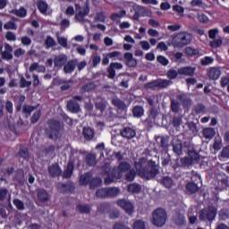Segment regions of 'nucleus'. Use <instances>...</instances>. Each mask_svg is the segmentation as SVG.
Here are the masks:
<instances>
[{
	"label": "nucleus",
	"mask_w": 229,
	"mask_h": 229,
	"mask_svg": "<svg viewBox=\"0 0 229 229\" xmlns=\"http://www.w3.org/2000/svg\"><path fill=\"white\" fill-rule=\"evenodd\" d=\"M209 45L214 49H217V47H221V46H223V39L221 38L213 39L212 41L209 42Z\"/></svg>",
	"instance_id": "nucleus-40"
},
{
	"label": "nucleus",
	"mask_w": 229,
	"mask_h": 229,
	"mask_svg": "<svg viewBox=\"0 0 229 229\" xmlns=\"http://www.w3.org/2000/svg\"><path fill=\"white\" fill-rule=\"evenodd\" d=\"M108 78L114 80L115 78V63H111L109 68L107 69Z\"/></svg>",
	"instance_id": "nucleus-39"
},
{
	"label": "nucleus",
	"mask_w": 229,
	"mask_h": 229,
	"mask_svg": "<svg viewBox=\"0 0 229 229\" xmlns=\"http://www.w3.org/2000/svg\"><path fill=\"white\" fill-rule=\"evenodd\" d=\"M208 76L209 80H219L221 77V68L211 67L208 70Z\"/></svg>",
	"instance_id": "nucleus-14"
},
{
	"label": "nucleus",
	"mask_w": 229,
	"mask_h": 229,
	"mask_svg": "<svg viewBox=\"0 0 229 229\" xmlns=\"http://www.w3.org/2000/svg\"><path fill=\"white\" fill-rule=\"evenodd\" d=\"M186 189L191 194H194V192H198V190H199L198 184H196L194 182H188L186 184Z\"/></svg>",
	"instance_id": "nucleus-37"
},
{
	"label": "nucleus",
	"mask_w": 229,
	"mask_h": 229,
	"mask_svg": "<svg viewBox=\"0 0 229 229\" xmlns=\"http://www.w3.org/2000/svg\"><path fill=\"white\" fill-rule=\"evenodd\" d=\"M67 64V55H60L55 57L54 65L55 67L62 68Z\"/></svg>",
	"instance_id": "nucleus-18"
},
{
	"label": "nucleus",
	"mask_w": 229,
	"mask_h": 229,
	"mask_svg": "<svg viewBox=\"0 0 229 229\" xmlns=\"http://www.w3.org/2000/svg\"><path fill=\"white\" fill-rule=\"evenodd\" d=\"M57 42L62 47L67 48V38L58 36Z\"/></svg>",
	"instance_id": "nucleus-57"
},
{
	"label": "nucleus",
	"mask_w": 229,
	"mask_h": 229,
	"mask_svg": "<svg viewBox=\"0 0 229 229\" xmlns=\"http://www.w3.org/2000/svg\"><path fill=\"white\" fill-rule=\"evenodd\" d=\"M124 58L127 62H132V65H137V60L133 58V54L131 53H125Z\"/></svg>",
	"instance_id": "nucleus-52"
},
{
	"label": "nucleus",
	"mask_w": 229,
	"mask_h": 229,
	"mask_svg": "<svg viewBox=\"0 0 229 229\" xmlns=\"http://www.w3.org/2000/svg\"><path fill=\"white\" fill-rule=\"evenodd\" d=\"M192 42V35L189 31L179 32L176 37L174 38V44L176 47H185Z\"/></svg>",
	"instance_id": "nucleus-4"
},
{
	"label": "nucleus",
	"mask_w": 229,
	"mask_h": 229,
	"mask_svg": "<svg viewBox=\"0 0 229 229\" xmlns=\"http://www.w3.org/2000/svg\"><path fill=\"white\" fill-rule=\"evenodd\" d=\"M210 64H214V59L210 56H206L201 59L202 65H210Z\"/></svg>",
	"instance_id": "nucleus-60"
},
{
	"label": "nucleus",
	"mask_w": 229,
	"mask_h": 229,
	"mask_svg": "<svg viewBox=\"0 0 229 229\" xmlns=\"http://www.w3.org/2000/svg\"><path fill=\"white\" fill-rule=\"evenodd\" d=\"M40 115H41L40 110L35 112L31 117V123H33V124H35V123H38V120L40 119Z\"/></svg>",
	"instance_id": "nucleus-62"
},
{
	"label": "nucleus",
	"mask_w": 229,
	"mask_h": 229,
	"mask_svg": "<svg viewBox=\"0 0 229 229\" xmlns=\"http://www.w3.org/2000/svg\"><path fill=\"white\" fill-rule=\"evenodd\" d=\"M90 9L89 8V4H86L81 11H79L75 14V21L81 22V24H85V17L89 15Z\"/></svg>",
	"instance_id": "nucleus-9"
},
{
	"label": "nucleus",
	"mask_w": 229,
	"mask_h": 229,
	"mask_svg": "<svg viewBox=\"0 0 229 229\" xmlns=\"http://www.w3.org/2000/svg\"><path fill=\"white\" fill-rule=\"evenodd\" d=\"M85 162L89 167L96 165V164H98L96 154H88L85 157Z\"/></svg>",
	"instance_id": "nucleus-25"
},
{
	"label": "nucleus",
	"mask_w": 229,
	"mask_h": 229,
	"mask_svg": "<svg viewBox=\"0 0 229 229\" xmlns=\"http://www.w3.org/2000/svg\"><path fill=\"white\" fill-rule=\"evenodd\" d=\"M173 148H174V153L176 155H180L182 153V140H180L178 138H174L173 140Z\"/></svg>",
	"instance_id": "nucleus-23"
},
{
	"label": "nucleus",
	"mask_w": 229,
	"mask_h": 229,
	"mask_svg": "<svg viewBox=\"0 0 229 229\" xmlns=\"http://www.w3.org/2000/svg\"><path fill=\"white\" fill-rule=\"evenodd\" d=\"M188 157H190V160H191L192 164H199V154H198L196 151L194 150H190L188 152Z\"/></svg>",
	"instance_id": "nucleus-27"
},
{
	"label": "nucleus",
	"mask_w": 229,
	"mask_h": 229,
	"mask_svg": "<svg viewBox=\"0 0 229 229\" xmlns=\"http://www.w3.org/2000/svg\"><path fill=\"white\" fill-rule=\"evenodd\" d=\"M48 125L49 130L47 131V137L52 140L60 139V137H62L60 131L64 130V123L58 120L52 119L48 121Z\"/></svg>",
	"instance_id": "nucleus-2"
},
{
	"label": "nucleus",
	"mask_w": 229,
	"mask_h": 229,
	"mask_svg": "<svg viewBox=\"0 0 229 229\" xmlns=\"http://www.w3.org/2000/svg\"><path fill=\"white\" fill-rule=\"evenodd\" d=\"M203 135L205 139H214L216 136V130L214 128H205L203 130Z\"/></svg>",
	"instance_id": "nucleus-29"
},
{
	"label": "nucleus",
	"mask_w": 229,
	"mask_h": 229,
	"mask_svg": "<svg viewBox=\"0 0 229 229\" xmlns=\"http://www.w3.org/2000/svg\"><path fill=\"white\" fill-rule=\"evenodd\" d=\"M115 17L118 19H124V17H126V10L116 9Z\"/></svg>",
	"instance_id": "nucleus-58"
},
{
	"label": "nucleus",
	"mask_w": 229,
	"mask_h": 229,
	"mask_svg": "<svg viewBox=\"0 0 229 229\" xmlns=\"http://www.w3.org/2000/svg\"><path fill=\"white\" fill-rule=\"evenodd\" d=\"M78 64V60H70L64 66V72L65 74H71L76 69V64Z\"/></svg>",
	"instance_id": "nucleus-17"
},
{
	"label": "nucleus",
	"mask_w": 229,
	"mask_h": 229,
	"mask_svg": "<svg viewBox=\"0 0 229 229\" xmlns=\"http://www.w3.org/2000/svg\"><path fill=\"white\" fill-rule=\"evenodd\" d=\"M35 110V107L30 105L23 106L22 112L23 114H27V116L31 115V112Z\"/></svg>",
	"instance_id": "nucleus-53"
},
{
	"label": "nucleus",
	"mask_w": 229,
	"mask_h": 229,
	"mask_svg": "<svg viewBox=\"0 0 229 229\" xmlns=\"http://www.w3.org/2000/svg\"><path fill=\"white\" fill-rule=\"evenodd\" d=\"M178 74H180L178 71L170 70L167 72V78H169V80H176V78L178 77Z\"/></svg>",
	"instance_id": "nucleus-56"
},
{
	"label": "nucleus",
	"mask_w": 229,
	"mask_h": 229,
	"mask_svg": "<svg viewBox=\"0 0 229 229\" xmlns=\"http://www.w3.org/2000/svg\"><path fill=\"white\" fill-rule=\"evenodd\" d=\"M4 30H17V25L13 21H8L4 25Z\"/></svg>",
	"instance_id": "nucleus-63"
},
{
	"label": "nucleus",
	"mask_w": 229,
	"mask_h": 229,
	"mask_svg": "<svg viewBox=\"0 0 229 229\" xmlns=\"http://www.w3.org/2000/svg\"><path fill=\"white\" fill-rule=\"evenodd\" d=\"M72 173H74V164L69 161L66 169L63 173V178L69 180L72 176Z\"/></svg>",
	"instance_id": "nucleus-21"
},
{
	"label": "nucleus",
	"mask_w": 229,
	"mask_h": 229,
	"mask_svg": "<svg viewBox=\"0 0 229 229\" xmlns=\"http://www.w3.org/2000/svg\"><path fill=\"white\" fill-rule=\"evenodd\" d=\"M76 209L81 213V214H89L90 213V207L89 205H83V204H79L76 207Z\"/></svg>",
	"instance_id": "nucleus-32"
},
{
	"label": "nucleus",
	"mask_w": 229,
	"mask_h": 229,
	"mask_svg": "<svg viewBox=\"0 0 229 229\" xmlns=\"http://www.w3.org/2000/svg\"><path fill=\"white\" fill-rule=\"evenodd\" d=\"M13 205L16 206V208L18 210H24L25 207H24V202L19 199H14L13 201Z\"/></svg>",
	"instance_id": "nucleus-46"
},
{
	"label": "nucleus",
	"mask_w": 229,
	"mask_h": 229,
	"mask_svg": "<svg viewBox=\"0 0 229 229\" xmlns=\"http://www.w3.org/2000/svg\"><path fill=\"white\" fill-rule=\"evenodd\" d=\"M97 198H114L115 196V189L103 188L96 191Z\"/></svg>",
	"instance_id": "nucleus-8"
},
{
	"label": "nucleus",
	"mask_w": 229,
	"mask_h": 229,
	"mask_svg": "<svg viewBox=\"0 0 229 229\" xmlns=\"http://www.w3.org/2000/svg\"><path fill=\"white\" fill-rule=\"evenodd\" d=\"M132 114L134 117H142L144 115V107L140 106H136L132 109Z\"/></svg>",
	"instance_id": "nucleus-31"
},
{
	"label": "nucleus",
	"mask_w": 229,
	"mask_h": 229,
	"mask_svg": "<svg viewBox=\"0 0 229 229\" xmlns=\"http://www.w3.org/2000/svg\"><path fill=\"white\" fill-rule=\"evenodd\" d=\"M82 133L86 140H92L94 139V131L90 127H84Z\"/></svg>",
	"instance_id": "nucleus-24"
},
{
	"label": "nucleus",
	"mask_w": 229,
	"mask_h": 229,
	"mask_svg": "<svg viewBox=\"0 0 229 229\" xmlns=\"http://www.w3.org/2000/svg\"><path fill=\"white\" fill-rule=\"evenodd\" d=\"M121 135L123 139H133L137 135V132L131 127H125L121 131Z\"/></svg>",
	"instance_id": "nucleus-15"
},
{
	"label": "nucleus",
	"mask_w": 229,
	"mask_h": 229,
	"mask_svg": "<svg viewBox=\"0 0 229 229\" xmlns=\"http://www.w3.org/2000/svg\"><path fill=\"white\" fill-rule=\"evenodd\" d=\"M117 205L123 208L127 214H133V204L126 199H120L117 201Z\"/></svg>",
	"instance_id": "nucleus-12"
},
{
	"label": "nucleus",
	"mask_w": 229,
	"mask_h": 229,
	"mask_svg": "<svg viewBox=\"0 0 229 229\" xmlns=\"http://www.w3.org/2000/svg\"><path fill=\"white\" fill-rule=\"evenodd\" d=\"M13 47L8 43L4 44V50L1 51L3 60H13Z\"/></svg>",
	"instance_id": "nucleus-10"
},
{
	"label": "nucleus",
	"mask_w": 229,
	"mask_h": 229,
	"mask_svg": "<svg viewBox=\"0 0 229 229\" xmlns=\"http://www.w3.org/2000/svg\"><path fill=\"white\" fill-rule=\"evenodd\" d=\"M148 167L144 166V163L142 161L135 162L136 171L143 180H151V178H155L157 174H158V169L155 168L157 164L150 160L148 163Z\"/></svg>",
	"instance_id": "nucleus-1"
},
{
	"label": "nucleus",
	"mask_w": 229,
	"mask_h": 229,
	"mask_svg": "<svg viewBox=\"0 0 229 229\" xmlns=\"http://www.w3.org/2000/svg\"><path fill=\"white\" fill-rule=\"evenodd\" d=\"M14 180L18 182L20 185H24V182H26V179H24V173L21 171L17 172Z\"/></svg>",
	"instance_id": "nucleus-38"
},
{
	"label": "nucleus",
	"mask_w": 229,
	"mask_h": 229,
	"mask_svg": "<svg viewBox=\"0 0 229 229\" xmlns=\"http://www.w3.org/2000/svg\"><path fill=\"white\" fill-rule=\"evenodd\" d=\"M103 174H106V177L105 179V184L110 185V183H113L114 179L115 178V174L114 173V170L110 174V164L106 163L102 166Z\"/></svg>",
	"instance_id": "nucleus-7"
},
{
	"label": "nucleus",
	"mask_w": 229,
	"mask_h": 229,
	"mask_svg": "<svg viewBox=\"0 0 229 229\" xmlns=\"http://www.w3.org/2000/svg\"><path fill=\"white\" fill-rule=\"evenodd\" d=\"M48 173L52 178H58V176H62V168L58 164L51 165L48 166Z\"/></svg>",
	"instance_id": "nucleus-13"
},
{
	"label": "nucleus",
	"mask_w": 229,
	"mask_h": 229,
	"mask_svg": "<svg viewBox=\"0 0 229 229\" xmlns=\"http://www.w3.org/2000/svg\"><path fill=\"white\" fill-rule=\"evenodd\" d=\"M157 81L159 89H165V87H169L171 85V81L169 80L158 79Z\"/></svg>",
	"instance_id": "nucleus-35"
},
{
	"label": "nucleus",
	"mask_w": 229,
	"mask_h": 229,
	"mask_svg": "<svg viewBox=\"0 0 229 229\" xmlns=\"http://www.w3.org/2000/svg\"><path fill=\"white\" fill-rule=\"evenodd\" d=\"M174 221L176 225L182 226V225H185V216L183 215H179L174 217Z\"/></svg>",
	"instance_id": "nucleus-49"
},
{
	"label": "nucleus",
	"mask_w": 229,
	"mask_h": 229,
	"mask_svg": "<svg viewBox=\"0 0 229 229\" xmlns=\"http://www.w3.org/2000/svg\"><path fill=\"white\" fill-rule=\"evenodd\" d=\"M229 83V78L228 77H222L221 79H220V85H221V87L223 88V89H225V87H228V84Z\"/></svg>",
	"instance_id": "nucleus-64"
},
{
	"label": "nucleus",
	"mask_w": 229,
	"mask_h": 229,
	"mask_svg": "<svg viewBox=\"0 0 229 229\" xmlns=\"http://www.w3.org/2000/svg\"><path fill=\"white\" fill-rule=\"evenodd\" d=\"M160 146L163 148V149H167V148H169V137H162Z\"/></svg>",
	"instance_id": "nucleus-51"
},
{
	"label": "nucleus",
	"mask_w": 229,
	"mask_h": 229,
	"mask_svg": "<svg viewBox=\"0 0 229 229\" xmlns=\"http://www.w3.org/2000/svg\"><path fill=\"white\" fill-rule=\"evenodd\" d=\"M162 183L166 189H171V187H173L174 185L173 178L169 176H165L163 177Z\"/></svg>",
	"instance_id": "nucleus-33"
},
{
	"label": "nucleus",
	"mask_w": 229,
	"mask_h": 229,
	"mask_svg": "<svg viewBox=\"0 0 229 229\" xmlns=\"http://www.w3.org/2000/svg\"><path fill=\"white\" fill-rule=\"evenodd\" d=\"M11 13L16 15V17L24 18L28 14V11L24 7H21L20 9H13Z\"/></svg>",
	"instance_id": "nucleus-26"
},
{
	"label": "nucleus",
	"mask_w": 229,
	"mask_h": 229,
	"mask_svg": "<svg viewBox=\"0 0 229 229\" xmlns=\"http://www.w3.org/2000/svg\"><path fill=\"white\" fill-rule=\"evenodd\" d=\"M140 185L137 183H131L128 186L129 192L138 193L140 191Z\"/></svg>",
	"instance_id": "nucleus-44"
},
{
	"label": "nucleus",
	"mask_w": 229,
	"mask_h": 229,
	"mask_svg": "<svg viewBox=\"0 0 229 229\" xmlns=\"http://www.w3.org/2000/svg\"><path fill=\"white\" fill-rule=\"evenodd\" d=\"M91 180H92V174L88 172L81 175L79 183L80 185H89Z\"/></svg>",
	"instance_id": "nucleus-22"
},
{
	"label": "nucleus",
	"mask_w": 229,
	"mask_h": 229,
	"mask_svg": "<svg viewBox=\"0 0 229 229\" xmlns=\"http://www.w3.org/2000/svg\"><path fill=\"white\" fill-rule=\"evenodd\" d=\"M173 10L174 12H176L181 17L183 16V13L185 12V9L178 4L174 5Z\"/></svg>",
	"instance_id": "nucleus-55"
},
{
	"label": "nucleus",
	"mask_w": 229,
	"mask_h": 229,
	"mask_svg": "<svg viewBox=\"0 0 229 229\" xmlns=\"http://www.w3.org/2000/svg\"><path fill=\"white\" fill-rule=\"evenodd\" d=\"M125 176L128 182H133L136 176L135 170H129Z\"/></svg>",
	"instance_id": "nucleus-50"
},
{
	"label": "nucleus",
	"mask_w": 229,
	"mask_h": 229,
	"mask_svg": "<svg viewBox=\"0 0 229 229\" xmlns=\"http://www.w3.org/2000/svg\"><path fill=\"white\" fill-rule=\"evenodd\" d=\"M38 8L41 12V13H46L47 12V3L44 1H38Z\"/></svg>",
	"instance_id": "nucleus-43"
},
{
	"label": "nucleus",
	"mask_w": 229,
	"mask_h": 229,
	"mask_svg": "<svg viewBox=\"0 0 229 229\" xmlns=\"http://www.w3.org/2000/svg\"><path fill=\"white\" fill-rule=\"evenodd\" d=\"M181 164L182 167H190V165H192V159L191 157H182L181 158Z\"/></svg>",
	"instance_id": "nucleus-47"
},
{
	"label": "nucleus",
	"mask_w": 229,
	"mask_h": 229,
	"mask_svg": "<svg viewBox=\"0 0 229 229\" xmlns=\"http://www.w3.org/2000/svg\"><path fill=\"white\" fill-rule=\"evenodd\" d=\"M95 106L97 110H99L100 112H105L106 110V101L100 100L98 102L95 103Z\"/></svg>",
	"instance_id": "nucleus-36"
},
{
	"label": "nucleus",
	"mask_w": 229,
	"mask_h": 229,
	"mask_svg": "<svg viewBox=\"0 0 229 229\" xmlns=\"http://www.w3.org/2000/svg\"><path fill=\"white\" fill-rule=\"evenodd\" d=\"M157 62L161 64V65H169V60L164 55H158Z\"/></svg>",
	"instance_id": "nucleus-61"
},
{
	"label": "nucleus",
	"mask_w": 229,
	"mask_h": 229,
	"mask_svg": "<svg viewBox=\"0 0 229 229\" xmlns=\"http://www.w3.org/2000/svg\"><path fill=\"white\" fill-rule=\"evenodd\" d=\"M219 35V30L218 29H211L208 30V38L214 40L216 37Z\"/></svg>",
	"instance_id": "nucleus-54"
},
{
	"label": "nucleus",
	"mask_w": 229,
	"mask_h": 229,
	"mask_svg": "<svg viewBox=\"0 0 229 229\" xmlns=\"http://www.w3.org/2000/svg\"><path fill=\"white\" fill-rule=\"evenodd\" d=\"M195 72L196 68L191 66H185L178 70V73L181 74V76H193Z\"/></svg>",
	"instance_id": "nucleus-19"
},
{
	"label": "nucleus",
	"mask_w": 229,
	"mask_h": 229,
	"mask_svg": "<svg viewBox=\"0 0 229 229\" xmlns=\"http://www.w3.org/2000/svg\"><path fill=\"white\" fill-rule=\"evenodd\" d=\"M20 87L21 89H24L25 87H31V81H26L24 77H21L20 80Z\"/></svg>",
	"instance_id": "nucleus-59"
},
{
	"label": "nucleus",
	"mask_w": 229,
	"mask_h": 229,
	"mask_svg": "<svg viewBox=\"0 0 229 229\" xmlns=\"http://www.w3.org/2000/svg\"><path fill=\"white\" fill-rule=\"evenodd\" d=\"M67 109L69 112H72V114H78L81 111L80 104H78V102H76L74 99H71L67 102Z\"/></svg>",
	"instance_id": "nucleus-16"
},
{
	"label": "nucleus",
	"mask_w": 229,
	"mask_h": 229,
	"mask_svg": "<svg viewBox=\"0 0 229 229\" xmlns=\"http://www.w3.org/2000/svg\"><path fill=\"white\" fill-rule=\"evenodd\" d=\"M132 8H133V11H134L133 17L137 21V20H139L140 15H142V13H144V8L141 5H139V4L133 5Z\"/></svg>",
	"instance_id": "nucleus-28"
},
{
	"label": "nucleus",
	"mask_w": 229,
	"mask_h": 229,
	"mask_svg": "<svg viewBox=\"0 0 229 229\" xmlns=\"http://www.w3.org/2000/svg\"><path fill=\"white\" fill-rule=\"evenodd\" d=\"M217 216V208L208 207L206 209H202L199 214L200 221H214Z\"/></svg>",
	"instance_id": "nucleus-5"
},
{
	"label": "nucleus",
	"mask_w": 229,
	"mask_h": 229,
	"mask_svg": "<svg viewBox=\"0 0 229 229\" xmlns=\"http://www.w3.org/2000/svg\"><path fill=\"white\" fill-rule=\"evenodd\" d=\"M133 229H146V223L142 220H136L133 224Z\"/></svg>",
	"instance_id": "nucleus-48"
},
{
	"label": "nucleus",
	"mask_w": 229,
	"mask_h": 229,
	"mask_svg": "<svg viewBox=\"0 0 229 229\" xmlns=\"http://www.w3.org/2000/svg\"><path fill=\"white\" fill-rule=\"evenodd\" d=\"M167 221V212L164 208H157L152 213L151 223L154 226L162 227Z\"/></svg>",
	"instance_id": "nucleus-3"
},
{
	"label": "nucleus",
	"mask_w": 229,
	"mask_h": 229,
	"mask_svg": "<svg viewBox=\"0 0 229 229\" xmlns=\"http://www.w3.org/2000/svg\"><path fill=\"white\" fill-rule=\"evenodd\" d=\"M115 106L119 117H123V115H126V104H124V102L122 100H116Z\"/></svg>",
	"instance_id": "nucleus-20"
},
{
	"label": "nucleus",
	"mask_w": 229,
	"mask_h": 229,
	"mask_svg": "<svg viewBox=\"0 0 229 229\" xmlns=\"http://www.w3.org/2000/svg\"><path fill=\"white\" fill-rule=\"evenodd\" d=\"M94 89H96V84L94 82H89L81 87V91L90 92V90H94Z\"/></svg>",
	"instance_id": "nucleus-41"
},
{
	"label": "nucleus",
	"mask_w": 229,
	"mask_h": 229,
	"mask_svg": "<svg viewBox=\"0 0 229 229\" xmlns=\"http://www.w3.org/2000/svg\"><path fill=\"white\" fill-rule=\"evenodd\" d=\"M47 47H55L56 46V41L51 36H47L45 41Z\"/></svg>",
	"instance_id": "nucleus-45"
},
{
	"label": "nucleus",
	"mask_w": 229,
	"mask_h": 229,
	"mask_svg": "<svg viewBox=\"0 0 229 229\" xmlns=\"http://www.w3.org/2000/svg\"><path fill=\"white\" fill-rule=\"evenodd\" d=\"M36 196L38 205H48L49 201H51L49 192L44 189H38L36 191Z\"/></svg>",
	"instance_id": "nucleus-6"
},
{
	"label": "nucleus",
	"mask_w": 229,
	"mask_h": 229,
	"mask_svg": "<svg viewBox=\"0 0 229 229\" xmlns=\"http://www.w3.org/2000/svg\"><path fill=\"white\" fill-rule=\"evenodd\" d=\"M185 54L188 56H197L198 55H199V50L188 47L185 48Z\"/></svg>",
	"instance_id": "nucleus-34"
},
{
	"label": "nucleus",
	"mask_w": 229,
	"mask_h": 229,
	"mask_svg": "<svg viewBox=\"0 0 229 229\" xmlns=\"http://www.w3.org/2000/svg\"><path fill=\"white\" fill-rule=\"evenodd\" d=\"M131 165L130 164L126 163V162H122L120 163L118 169L119 171H121L122 173H126L129 172L131 170Z\"/></svg>",
	"instance_id": "nucleus-42"
},
{
	"label": "nucleus",
	"mask_w": 229,
	"mask_h": 229,
	"mask_svg": "<svg viewBox=\"0 0 229 229\" xmlns=\"http://www.w3.org/2000/svg\"><path fill=\"white\" fill-rule=\"evenodd\" d=\"M57 189L60 192H63V194H65L66 192H72L74 191V182L71 181L67 182L65 184L59 182L57 184Z\"/></svg>",
	"instance_id": "nucleus-11"
},
{
	"label": "nucleus",
	"mask_w": 229,
	"mask_h": 229,
	"mask_svg": "<svg viewBox=\"0 0 229 229\" xmlns=\"http://www.w3.org/2000/svg\"><path fill=\"white\" fill-rule=\"evenodd\" d=\"M103 183V181L99 177H91V181L89 182V189H96V187H99Z\"/></svg>",
	"instance_id": "nucleus-30"
}]
</instances>
